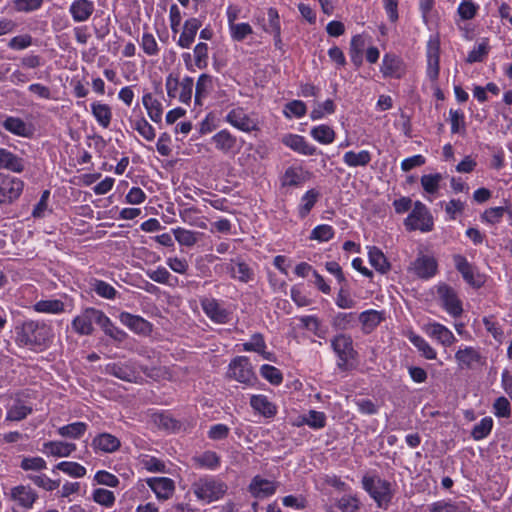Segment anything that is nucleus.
Returning a JSON list of instances; mask_svg holds the SVG:
<instances>
[{
	"mask_svg": "<svg viewBox=\"0 0 512 512\" xmlns=\"http://www.w3.org/2000/svg\"><path fill=\"white\" fill-rule=\"evenodd\" d=\"M371 159L372 156L368 150L348 151L343 155L344 164L350 168L365 167L370 163Z\"/></svg>",
	"mask_w": 512,
	"mask_h": 512,
	"instance_id": "43",
	"label": "nucleus"
},
{
	"mask_svg": "<svg viewBox=\"0 0 512 512\" xmlns=\"http://www.w3.org/2000/svg\"><path fill=\"white\" fill-rule=\"evenodd\" d=\"M358 320L362 331L369 334L384 320V313L374 309L366 310L358 315Z\"/></svg>",
	"mask_w": 512,
	"mask_h": 512,
	"instance_id": "34",
	"label": "nucleus"
},
{
	"mask_svg": "<svg viewBox=\"0 0 512 512\" xmlns=\"http://www.w3.org/2000/svg\"><path fill=\"white\" fill-rule=\"evenodd\" d=\"M227 270L232 278L240 282L247 283L253 279V271L247 263L240 259L231 260L227 265Z\"/></svg>",
	"mask_w": 512,
	"mask_h": 512,
	"instance_id": "37",
	"label": "nucleus"
},
{
	"mask_svg": "<svg viewBox=\"0 0 512 512\" xmlns=\"http://www.w3.org/2000/svg\"><path fill=\"white\" fill-rule=\"evenodd\" d=\"M0 168L21 173L25 168L24 160L6 149H0Z\"/></svg>",
	"mask_w": 512,
	"mask_h": 512,
	"instance_id": "39",
	"label": "nucleus"
},
{
	"mask_svg": "<svg viewBox=\"0 0 512 512\" xmlns=\"http://www.w3.org/2000/svg\"><path fill=\"white\" fill-rule=\"evenodd\" d=\"M225 121L232 127L245 133L259 131L257 118L245 112L241 107L231 109L225 116Z\"/></svg>",
	"mask_w": 512,
	"mask_h": 512,
	"instance_id": "8",
	"label": "nucleus"
},
{
	"mask_svg": "<svg viewBox=\"0 0 512 512\" xmlns=\"http://www.w3.org/2000/svg\"><path fill=\"white\" fill-rule=\"evenodd\" d=\"M380 72L384 78L401 79L406 73V65L399 56L386 53L382 59Z\"/></svg>",
	"mask_w": 512,
	"mask_h": 512,
	"instance_id": "16",
	"label": "nucleus"
},
{
	"mask_svg": "<svg viewBox=\"0 0 512 512\" xmlns=\"http://www.w3.org/2000/svg\"><path fill=\"white\" fill-rule=\"evenodd\" d=\"M421 330L438 344L449 347L456 342L453 332L445 325L436 321H429L421 326Z\"/></svg>",
	"mask_w": 512,
	"mask_h": 512,
	"instance_id": "12",
	"label": "nucleus"
},
{
	"mask_svg": "<svg viewBox=\"0 0 512 512\" xmlns=\"http://www.w3.org/2000/svg\"><path fill=\"white\" fill-rule=\"evenodd\" d=\"M55 469H58L74 478H82L87 473V470L83 465L71 461H62L55 466Z\"/></svg>",
	"mask_w": 512,
	"mask_h": 512,
	"instance_id": "61",
	"label": "nucleus"
},
{
	"mask_svg": "<svg viewBox=\"0 0 512 512\" xmlns=\"http://www.w3.org/2000/svg\"><path fill=\"white\" fill-rule=\"evenodd\" d=\"M87 430V424L84 422H74L68 425H64L59 427L57 430L58 435L63 438L69 439H79L81 438Z\"/></svg>",
	"mask_w": 512,
	"mask_h": 512,
	"instance_id": "49",
	"label": "nucleus"
},
{
	"mask_svg": "<svg viewBox=\"0 0 512 512\" xmlns=\"http://www.w3.org/2000/svg\"><path fill=\"white\" fill-rule=\"evenodd\" d=\"M230 38L235 42H242L253 34L252 26L247 22H237L228 27Z\"/></svg>",
	"mask_w": 512,
	"mask_h": 512,
	"instance_id": "51",
	"label": "nucleus"
},
{
	"mask_svg": "<svg viewBox=\"0 0 512 512\" xmlns=\"http://www.w3.org/2000/svg\"><path fill=\"white\" fill-rule=\"evenodd\" d=\"M145 273L148 278L159 284L175 286V284L178 282V279L173 277L171 273L163 266L149 268L145 271Z\"/></svg>",
	"mask_w": 512,
	"mask_h": 512,
	"instance_id": "45",
	"label": "nucleus"
},
{
	"mask_svg": "<svg viewBox=\"0 0 512 512\" xmlns=\"http://www.w3.org/2000/svg\"><path fill=\"white\" fill-rule=\"evenodd\" d=\"M95 11V4L91 0H73L69 13L76 23L87 21Z\"/></svg>",
	"mask_w": 512,
	"mask_h": 512,
	"instance_id": "23",
	"label": "nucleus"
},
{
	"mask_svg": "<svg viewBox=\"0 0 512 512\" xmlns=\"http://www.w3.org/2000/svg\"><path fill=\"white\" fill-rule=\"evenodd\" d=\"M356 323V314L353 312H339L332 319V327L335 330H348L354 327Z\"/></svg>",
	"mask_w": 512,
	"mask_h": 512,
	"instance_id": "58",
	"label": "nucleus"
},
{
	"mask_svg": "<svg viewBox=\"0 0 512 512\" xmlns=\"http://www.w3.org/2000/svg\"><path fill=\"white\" fill-rule=\"evenodd\" d=\"M35 44V40L29 33H22L9 39L7 47L13 51H22Z\"/></svg>",
	"mask_w": 512,
	"mask_h": 512,
	"instance_id": "59",
	"label": "nucleus"
},
{
	"mask_svg": "<svg viewBox=\"0 0 512 512\" xmlns=\"http://www.w3.org/2000/svg\"><path fill=\"white\" fill-rule=\"evenodd\" d=\"M406 338L417 348L419 353L427 360H435L437 358L436 350L422 336L416 334L412 330L405 332Z\"/></svg>",
	"mask_w": 512,
	"mask_h": 512,
	"instance_id": "32",
	"label": "nucleus"
},
{
	"mask_svg": "<svg viewBox=\"0 0 512 512\" xmlns=\"http://www.w3.org/2000/svg\"><path fill=\"white\" fill-rule=\"evenodd\" d=\"M227 377L246 385L253 384L256 380L250 360L246 356H237L231 360Z\"/></svg>",
	"mask_w": 512,
	"mask_h": 512,
	"instance_id": "7",
	"label": "nucleus"
},
{
	"mask_svg": "<svg viewBox=\"0 0 512 512\" xmlns=\"http://www.w3.org/2000/svg\"><path fill=\"white\" fill-rule=\"evenodd\" d=\"M312 174L301 166L288 167L281 179L285 187H300L311 179Z\"/></svg>",
	"mask_w": 512,
	"mask_h": 512,
	"instance_id": "20",
	"label": "nucleus"
},
{
	"mask_svg": "<svg viewBox=\"0 0 512 512\" xmlns=\"http://www.w3.org/2000/svg\"><path fill=\"white\" fill-rule=\"evenodd\" d=\"M331 347L338 357V366L341 368L346 367L356 355L352 338L346 334H338L333 337Z\"/></svg>",
	"mask_w": 512,
	"mask_h": 512,
	"instance_id": "11",
	"label": "nucleus"
},
{
	"mask_svg": "<svg viewBox=\"0 0 512 512\" xmlns=\"http://www.w3.org/2000/svg\"><path fill=\"white\" fill-rule=\"evenodd\" d=\"M303 328L311 331L316 336L323 338L325 332L321 329V321L314 315H305L298 318Z\"/></svg>",
	"mask_w": 512,
	"mask_h": 512,
	"instance_id": "64",
	"label": "nucleus"
},
{
	"mask_svg": "<svg viewBox=\"0 0 512 512\" xmlns=\"http://www.w3.org/2000/svg\"><path fill=\"white\" fill-rule=\"evenodd\" d=\"M91 114L102 128H108L112 120L111 107L101 101H94L90 104Z\"/></svg>",
	"mask_w": 512,
	"mask_h": 512,
	"instance_id": "36",
	"label": "nucleus"
},
{
	"mask_svg": "<svg viewBox=\"0 0 512 512\" xmlns=\"http://www.w3.org/2000/svg\"><path fill=\"white\" fill-rule=\"evenodd\" d=\"M2 126L8 132L20 137H31L34 132V128L31 124L14 116L5 117L2 121Z\"/></svg>",
	"mask_w": 512,
	"mask_h": 512,
	"instance_id": "26",
	"label": "nucleus"
},
{
	"mask_svg": "<svg viewBox=\"0 0 512 512\" xmlns=\"http://www.w3.org/2000/svg\"><path fill=\"white\" fill-rule=\"evenodd\" d=\"M335 112V104L331 99H327L323 103H318L310 112V118L313 121L323 119Z\"/></svg>",
	"mask_w": 512,
	"mask_h": 512,
	"instance_id": "62",
	"label": "nucleus"
},
{
	"mask_svg": "<svg viewBox=\"0 0 512 512\" xmlns=\"http://www.w3.org/2000/svg\"><path fill=\"white\" fill-rule=\"evenodd\" d=\"M76 444L66 441H48L42 446V452L47 456L64 458L76 450Z\"/></svg>",
	"mask_w": 512,
	"mask_h": 512,
	"instance_id": "25",
	"label": "nucleus"
},
{
	"mask_svg": "<svg viewBox=\"0 0 512 512\" xmlns=\"http://www.w3.org/2000/svg\"><path fill=\"white\" fill-rule=\"evenodd\" d=\"M23 189L21 179L0 173V204H11L20 197Z\"/></svg>",
	"mask_w": 512,
	"mask_h": 512,
	"instance_id": "9",
	"label": "nucleus"
},
{
	"mask_svg": "<svg viewBox=\"0 0 512 512\" xmlns=\"http://www.w3.org/2000/svg\"><path fill=\"white\" fill-rule=\"evenodd\" d=\"M250 406L255 412L266 418H272L277 414V406L266 395H252Z\"/></svg>",
	"mask_w": 512,
	"mask_h": 512,
	"instance_id": "30",
	"label": "nucleus"
},
{
	"mask_svg": "<svg viewBox=\"0 0 512 512\" xmlns=\"http://www.w3.org/2000/svg\"><path fill=\"white\" fill-rule=\"evenodd\" d=\"M363 488L375 500L378 507L387 508L392 499L391 484L377 476H364Z\"/></svg>",
	"mask_w": 512,
	"mask_h": 512,
	"instance_id": "3",
	"label": "nucleus"
},
{
	"mask_svg": "<svg viewBox=\"0 0 512 512\" xmlns=\"http://www.w3.org/2000/svg\"><path fill=\"white\" fill-rule=\"evenodd\" d=\"M426 58V75L431 82H435L439 77L440 71V40L438 36H431L429 38L426 48Z\"/></svg>",
	"mask_w": 512,
	"mask_h": 512,
	"instance_id": "13",
	"label": "nucleus"
},
{
	"mask_svg": "<svg viewBox=\"0 0 512 512\" xmlns=\"http://www.w3.org/2000/svg\"><path fill=\"white\" fill-rule=\"evenodd\" d=\"M33 309L38 313L61 314L65 311V304L59 299H41L33 305Z\"/></svg>",
	"mask_w": 512,
	"mask_h": 512,
	"instance_id": "44",
	"label": "nucleus"
},
{
	"mask_svg": "<svg viewBox=\"0 0 512 512\" xmlns=\"http://www.w3.org/2000/svg\"><path fill=\"white\" fill-rule=\"evenodd\" d=\"M479 352L470 346L460 347L455 353V360L460 368H470L473 364L480 361Z\"/></svg>",
	"mask_w": 512,
	"mask_h": 512,
	"instance_id": "40",
	"label": "nucleus"
},
{
	"mask_svg": "<svg viewBox=\"0 0 512 512\" xmlns=\"http://www.w3.org/2000/svg\"><path fill=\"white\" fill-rule=\"evenodd\" d=\"M192 488L195 496L205 503L219 500L227 491V485L214 477L200 478Z\"/></svg>",
	"mask_w": 512,
	"mask_h": 512,
	"instance_id": "2",
	"label": "nucleus"
},
{
	"mask_svg": "<svg viewBox=\"0 0 512 512\" xmlns=\"http://www.w3.org/2000/svg\"><path fill=\"white\" fill-rule=\"evenodd\" d=\"M443 176L440 173L424 174L420 178L421 186L427 194L426 199L432 201L438 194Z\"/></svg>",
	"mask_w": 512,
	"mask_h": 512,
	"instance_id": "38",
	"label": "nucleus"
},
{
	"mask_svg": "<svg viewBox=\"0 0 512 512\" xmlns=\"http://www.w3.org/2000/svg\"><path fill=\"white\" fill-rule=\"evenodd\" d=\"M131 127L136 130L145 140L153 141L156 136L154 127L142 116L129 119Z\"/></svg>",
	"mask_w": 512,
	"mask_h": 512,
	"instance_id": "48",
	"label": "nucleus"
},
{
	"mask_svg": "<svg viewBox=\"0 0 512 512\" xmlns=\"http://www.w3.org/2000/svg\"><path fill=\"white\" fill-rule=\"evenodd\" d=\"M464 503H454L450 500H439L427 506L428 512H464Z\"/></svg>",
	"mask_w": 512,
	"mask_h": 512,
	"instance_id": "52",
	"label": "nucleus"
},
{
	"mask_svg": "<svg viewBox=\"0 0 512 512\" xmlns=\"http://www.w3.org/2000/svg\"><path fill=\"white\" fill-rule=\"evenodd\" d=\"M201 25V21L197 18L187 19L184 22L182 32L177 41V45L181 48H189L195 41V37Z\"/></svg>",
	"mask_w": 512,
	"mask_h": 512,
	"instance_id": "28",
	"label": "nucleus"
},
{
	"mask_svg": "<svg viewBox=\"0 0 512 512\" xmlns=\"http://www.w3.org/2000/svg\"><path fill=\"white\" fill-rule=\"evenodd\" d=\"M52 339L53 329L44 322L26 321L17 330V343L32 350L45 349Z\"/></svg>",
	"mask_w": 512,
	"mask_h": 512,
	"instance_id": "1",
	"label": "nucleus"
},
{
	"mask_svg": "<svg viewBox=\"0 0 512 512\" xmlns=\"http://www.w3.org/2000/svg\"><path fill=\"white\" fill-rule=\"evenodd\" d=\"M243 351L256 352L266 360H273V354L267 351V345L264 337L260 333H255L250 340L242 344Z\"/></svg>",
	"mask_w": 512,
	"mask_h": 512,
	"instance_id": "35",
	"label": "nucleus"
},
{
	"mask_svg": "<svg viewBox=\"0 0 512 512\" xmlns=\"http://www.w3.org/2000/svg\"><path fill=\"white\" fill-rule=\"evenodd\" d=\"M91 498L95 503L105 508L113 507L116 501L114 492L104 488L94 489L91 493Z\"/></svg>",
	"mask_w": 512,
	"mask_h": 512,
	"instance_id": "57",
	"label": "nucleus"
},
{
	"mask_svg": "<svg viewBox=\"0 0 512 512\" xmlns=\"http://www.w3.org/2000/svg\"><path fill=\"white\" fill-rule=\"evenodd\" d=\"M120 440L110 433H100L96 435L91 443L95 452L113 453L120 448Z\"/></svg>",
	"mask_w": 512,
	"mask_h": 512,
	"instance_id": "24",
	"label": "nucleus"
},
{
	"mask_svg": "<svg viewBox=\"0 0 512 512\" xmlns=\"http://www.w3.org/2000/svg\"><path fill=\"white\" fill-rule=\"evenodd\" d=\"M176 241L183 246L191 247L195 245L201 236V233L187 230L181 227L172 229Z\"/></svg>",
	"mask_w": 512,
	"mask_h": 512,
	"instance_id": "53",
	"label": "nucleus"
},
{
	"mask_svg": "<svg viewBox=\"0 0 512 512\" xmlns=\"http://www.w3.org/2000/svg\"><path fill=\"white\" fill-rule=\"evenodd\" d=\"M142 103L147 111L149 118L158 123L162 120L163 108L159 100H157L151 93H146L142 97Z\"/></svg>",
	"mask_w": 512,
	"mask_h": 512,
	"instance_id": "42",
	"label": "nucleus"
},
{
	"mask_svg": "<svg viewBox=\"0 0 512 512\" xmlns=\"http://www.w3.org/2000/svg\"><path fill=\"white\" fill-rule=\"evenodd\" d=\"M310 136L320 144L329 145L334 142L336 133L329 125L321 124L310 130Z\"/></svg>",
	"mask_w": 512,
	"mask_h": 512,
	"instance_id": "47",
	"label": "nucleus"
},
{
	"mask_svg": "<svg viewBox=\"0 0 512 512\" xmlns=\"http://www.w3.org/2000/svg\"><path fill=\"white\" fill-rule=\"evenodd\" d=\"M106 372L121 380L133 382L138 378V371L133 363H112L106 366Z\"/></svg>",
	"mask_w": 512,
	"mask_h": 512,
	"instance_id": "27",
	"label": "nucleus"
},
{
	"mask_svg": "<svg viewBox=\"0 0 512 512\" xmlns=\"http://www.w3.org/2000/svg\"><path fill=\"white\" fill-rule=\"evenodd\" d=\"M277 483L269 479L256 475L252 478L248 491L256 499H265L275 494Z\"/></svg>",
	"mask_w": 512,
	"mask_h": 512,
	"instance_id": "18",
	"label": "nucleus"
},
{
	"mask_svg": "<svg viewBox=\"0 0 512 512\" xmlns=\"http://www.w3.org/2000/svg\"><path fill=\"white\" fill-rule=\"evenodd\" d=\"M335 236V229L328 224H320L315 226L309 235L310 240L317 241L319 243L328 242Z\"/></svg>",
	"mask_w": 512,
	"mask_h": 512,
	"instance_id": "54",
	"label": "nucleus"
},
{
	"mask_svg": "<svg viewBox=\"0 0 512 512\" xmlns=\"http://www.w3.org/2000/svg\"><path fill=\"white\" fill-rule=\"evenodd\" d=\"M321 197V193L316 188H311L307 190L300 198V202L297 206V214L299 218H306L311 210L314 208L316 203Z\"/></svg>",
	"mask_w": 512,
	"mask_h": 512,
	"instance_id": "31",
	"label": "nucleus"
},
{
	"mask_svg": "<svg viewBox=\"0 0 512 512\" xmlns=\"http://www.w3.org/2000/svg\"><path fill=\"white\" fill-rule=\"evenodd\" d=\"M146 482L159 500L171 498L175 491L174 481L167 477H152L148 478Z\"/></svg>",
	"mask_w": 512,
	"mask_h": 512,
	"instance_id": "22",
	"label": "nucleus"
},
{
	"mask_svg": "<svg viewBox=\"0 0 512 512\" xmlns=\"http://www.w3.org/2000/svg\"><path fill=\"white\" fill-rule=\"evenodd\" d=\"M282 143L291 150L304 155L312 156L317 153V148L310 144L305 137L298 134H286L282 137Z\"/></svg>",
	"mask_w": 512,
	"mask_h": 512,
	"instance_id": "19",
	"label": "nucleus"
},
{
	"mask_svg": "<svg viewBox=\"0 0 512 512\" xmlns=\"http://www.w3.org/2000/svg\"><path fill=\"white\" fill-rule=\"evenodd\" d=\"M4 495L10 501L26 509H31L38 499L37 492L29 485L14 486L9 491H4Z\"/></svg>",
	"mask_w": 512,
	"mask_h": 512,
	"instance_id": "14",
	"label": "nucleus"
},
{
	"mask_svg": "<svg viewBox=\"0 0 512 512\" xmlns=\"http://www.w3.org/2000/svg\"><path fill=\"white\" fill-rule=\"evenodd\" d=\"M492 428H493V419L491 417L487 416V417L482 418L480 420V422L474 426V428L471 432V435H472L473 439H475V440H482L490 434Z\"/></svg>",
	"mask_w": 512,
	"mask_h": 512,
	"instance_id": "63",
	"label": "nucleus"
},
{
	"mask_svg": "<svg viewBox=\"0 0 512 512\" xmlns=\"http://www.w3.org/2000/svg\"><path fill=\"white\" fill-rule=\"evenodd\" d=\"M367 249L370 265L381 274L387 273L391 266L384 253L376 246H368Z\"/></svg>",
	"mask_w": 512,
	"mask_h": 512,
	"instance_id": "41",
	"label": "nucleus"
},
{
	"mask_svg": "<svg viewBox=\"0 0 512 512\" xmlns=\"http://www.w3.org/2000/svg\"><path fill=\"white\" fill-rule=\"evenodd\" d=\"M139 45L145 55L149 57L158 56L160 47L157 43L156 38L150 32H144L139 40Z\"/></svg>",
	"mask_w": 512,
	"mask_h": 512,
	"instance_id": "55",
	"label": "nucleus"
},
{
	"mask_svg": "<svg viewBox=\"0 0 512 512\" xmlns=\"http://www.w3.org/2000/svg\"><path fill=\"white\" fill-rule=\"evenodd\" d=\"M119 321L138 334H147L150 332L151 327L148 321L140 316L132 315L128 312H122L119 315Z\"/></svg>",
	"mask_w": 512,
	"mask_h": 512,
	"instance_id": "33",
	"label": "nucleus"
},
{
	"mask_svg": "<svg viewBox=\"0 0 512 512\" xmlns=\"http://www.w3.org/2000/svg\"><path fill=\"white\" fill-rule=\"evenodd\" d=\"M32 412L30 406L25 405L21 401H16L6 413V421H20L26 418Z\"/></svg>",
	"mask_w": 512,
	"mask_h": 512,
	"instance_id": "60",
	"label": "nucleus"
},
{
	"mask_svg": "<svg viewBox=\"0 0 512 512\" xmlns=\"http://www.w3.org/2000/svg\"><path fill=\"white\" fill-rule=\"evenodd\" d=\"M99 327L107 336L117 342H123L127 337V334L120 328L116 327L105 313L104 319L101 320Z\"/></svg>",
	"mask_w": 512,
	"mask_h": 512,
	"instance_id": "56",
	"label": "nucleus"
},
{
	"mask_svg": "<svg viewBox=\"0 0 512 512\" xmlns=\"http://www.w3.org/2000/svg\"><path fill=\"white\" fill-rule=\"evenodd\" d=\"M454 264L467 283L475 287H480L482 285V278L475 274L474 268L465 257L462 255H455Z\"/></svg>",
	"mask_w": 512,
	"mask_h": 512,
	"instance_id": "29",
	"label": "nucleus"
},
{
	"mask_svg": "<svg viewBox=\"0 0 512 512\" xmlns=\"http://www.w3.org/2000/svg\"><path fill=\"white\" fill-rule=\"evenodd\" d=\"M200 304L205 315L216 324H226L231 320V312L215 298L204 297Z\"/></svg>",
	"mask_w": 512,
	"mask_h": 512,
	"instance_id": "10",
	"label": "nucleus"
},
{
	"mask_svg": "<svg viewBox=\"0 0 512 512\" xmlns=\"http://www.w3.org/2000/svg\"><path fill=\"white\" fill-rule=\"evenodd\" d=\"M192 460L198 468L215 470L220 466V457L214 451H205L194 456Z\"/></svg>",
	"mask_w": 512,
	"mask_h": 512,
	"instance_id": "46",
	"label": "nucleus"
},
{
	"mask_svg": "<svg viewBox=\"0 0 512 512\" xmlns=\"http://www.w3.org/2000/svg\"><path fill=\"white\" fill-rule=\"evenodd\" d=\"M179 216L184 223L190 226H194L200 229L207 228L206 219L199 216L198 211L194 208H184L180 210Z\"/></svg>",
	"mask_w": 512,
	"mask_h": 512,
	"instance_id": "50",
	"label": "nucleus"
},
{
	"mask_svg": "<svg viewBox=\"0 0 512 512\" xmlns=\"http://www.w3.org/2000/svg\"><path fill=\"white\" fill-rule=\"evenodd\" d=\"M404 225L409 231L429 232L433 229V217L422 202L416 201L412 211L405 219Z\"/></svg>",
	"mask_w": 512,
	"mask_h": 512,
	"instance_id": "6",
	"label": "nucleus"
},
{
	"mask_svg": "<svg viewBox=\"0 0 512 512\" xmlns=\"http://www.w3.org/2000/svg\"><path fill=\"white\" fill-rule=\"evenodd\" d=\"M410 270L422 279H429L437 272V261L432 256L422 255L411 264Z\"/></svg>",
	"mask_w": 512,
	"mask_h": 512,
	"instance_id": "21",
	"label": "nucleus"
},
{
	"mask_svg": "<svg viewBox=\"0 0 512 512\" xmlns=\"http://www.w3.org/2000/svg\"><path fill=\"white\" fill-rule=\"evenodd\" d=\"M194 81L191 77H185L179 81L178 76L169 74L165 80V88L170 99H178L188 104L192 98Z\"/></svg>",
	"mask_w": 512,
	"mask_h": 512,
	"instance_id": "5",
	"label": "nucleus"
},
{
	"mask_svg": "<svg viewBox=\"0 0 512 512\" xmlns=\"http://www.w3.org/2000/svg\"><path fill=\"white\" fill-rule=\"evenodd\" d=\"M103 319V311L93 307H87L72 319L71 327L76 334L80 336H88L94 332V323L100 325V322Z\"/></svg>",
	"mask_w": 512,
	"mask_h": 512,
	"instance_id": "4",
	"label": "nucleus"
},
{
	"mask_svg": "<svg viewBox=\"0 0 512 512\" xmlns=\"http://www.w3.org/2000/svg\"><path fill=\"white\" fill-rule=\"evenodd\" d=\"M215 148L224 154H236L240 150L237 137L227 129H222L211 138Z\"/></svg>",
	"mask_w": 512,
	"mask_h": 512,
	"instance_id": "17",
	"label": "nucleus"
},
{
	"mask_svg": "<svg viewBox=\"0 0 512 512\" xmlns=\"http://www.w3.org/2000/svg\"><path fill=\"white\" fill-rule=\"evenodd\" d=\"M437 295L444 310L453 317L462 314V304L456 292L446 284H441L437 288Z\"/></svg>",
	"mask_w": 512,
	"mask_h": 512,
	"instance_id": "15",
	"label": "nucleus"
}]
</instances>
